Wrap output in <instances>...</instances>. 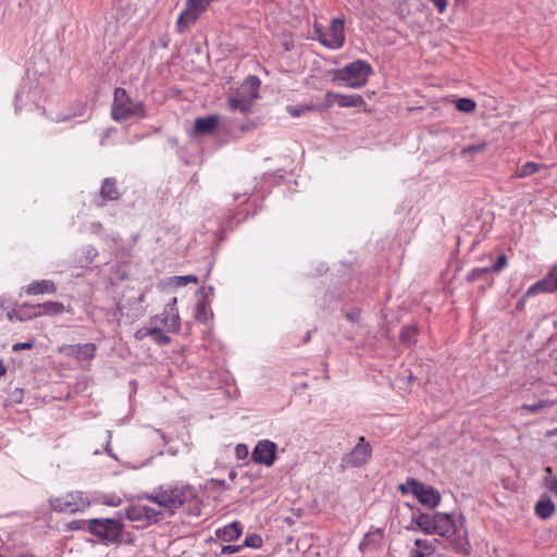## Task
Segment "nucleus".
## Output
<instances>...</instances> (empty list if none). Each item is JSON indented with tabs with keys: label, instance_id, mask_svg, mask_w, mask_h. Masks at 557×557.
<instances>
[{
	"label": "nucleus",
	"instance_id": "obj_6",
	"mask_svg": "<svg viewBox=\"0 0 557 557\" xmlns=\"http://www.w3.org/2000/svg\"><path fill=\"white\" fill-rule=\"evenodd\" d=\"M373 73L370 63L364 60H356L337 70L336 78L350 88L363 87L369 76Z\"/></svg>",
	"mask_w": 557,
	"mask_h": 557
},
{
	"label": "nucleus",
	"instance_id": "obj_40",
	"mask_svg": "<svg viewBox=\"0 0 557 557\" xmlns=\"http://www.w3.org/2000/svg\"><path fill=\"white\" fill-rule=\"evenodd\" d=\"M507 256L505 253H502L498 256L495 263L491 267H487L490 272L499 273L506 265H507Z\"/></svg>",
	"mask_w": 557,
	"mask_h": 557
},
{
	"label": "nucleus",
	"instance_id": "obj_43",
	"mask_svg": "<svg viewBox=\"0 0 557 557\" xmlns=\"http://www.w3.org/2000/svg\"><path fill=\"white\" fill-rule=\"evenodd\" d=\"M174 281L176 282V285L183 286L187 285L188 283H198V277L194 274H189L183 276H174Z\"/></svg>",
	"mask_w": 557,
	"mask_h": 557
},
{
	"label": "nucleus",
	"instance_id": "obj_13",
	"mask_svg": "<svg viewBox=\"0 0 557 557\" xmlns=\"http://www.w3.org/2000/svg\"><path fill=\"white\" fill-rule=\"evenodd\" d=\"M277 446L270 440L259 441L251 454V458L255 462L264 466H272L276 458Z\"/></svg>",
	"mask_w": 557,
	"mask_h": 557
},
{
	"label": "nucleus",
	"instance_id": "obj_60",
	"mask_svg": "<svg viewBox=\"0 0 557 557\" xmlns=\"http://www.w3.org/2000/svg\"><path fill=\"white\" fill-rule=\"evenodd\" d=\"M67 119H69V116H60V117H58V121H59V122H60V121H66Z\"/></svg>",
	"mask_w": 557,
	"mask_h": 557
},
{
	"label": "nucleus",
	"instance_id": "obj_41",
	"mask_svg": "<svg viewBox=\"0 0 557 557\" xmlns=\"http://www.w3.org/2000/svg\"><path fill=\"white\" fill-rule=\"evenodd\" d=\"M122 503V498L117 495H104L101 498V504L110 507H119Z\"/></svg>",
	"mask_w": 557,
	"mask_h": 557
},
{
	"label": "nucleus",
	"instance_id": "obj_10",
	"mask_svg": "<svg viewBox=\"0 0 557 557\" xmlns=\"http://www.w3.org/2000/svg\"><path fill=\"white\" fill-rule=\"evenodd\" d=\"M208 7V0H186V9L180 13L176 21L177 32L182 33L194 24L199 14L207 11Z\"/></svg>",
	"mask_w": 557,
	"mask_h": 557
},
{
	"label": "nucleus",
	"instance_id": "obj_28",
	"mask_svg": "<svg viewBox=\"0 0 557 557\" xmlns=\"http://www.w3.org/2000/svg\"><path fill=\"white\" fill-rule=\"evenodd\" d=\"M208 309H209V302H207L206 300H199L196 305V310H195V315H194L196 321L203 323V324L208 323L209 318L213 317L212 311H210V314L208 313Z\"/></svg>",
	"mask_w": 557,
	"mask_h": 557
},
{
	"label": "nucleus",
	"instance_id": "obj_19",
	"mask_svg": "<svg viewBox=\"0 0 557 557\" xmlns=\"http://www.w3.org/2000/svg\"><path fill=\"white\" fill-rule=\"evenodd\" d=\"M243 533V525L239 521H234L214 531L216 540L221 542L236 541Z\"/></svg>",
	"mask_w": 557,
	"mask_h": 557
},
{
	"label": "nucleus",
	"instance_id": "obj_16",
	"mask_svg": "<svg viewBox=\"0 0 557 557\" xmlns=\"http://www.w3.org/2000/svg\"><path fill=\"white\" fill-rule=\"evenodd\" d=\"M433 534H437L442 537H451L456 533V523L451 518V515L444 512H435L433 519Z\"/></svg>",
	"mask_w": 557,
	"mask_h": 557
},
{
	"label": "nucleus",
	"instance_id": "obj_36",
	"mask_svg": "<svg viewBox=\"0 0 557 557\" xmlns=\"http://www.w3.org/2000/svg\"><path fill=\"white\" fill-rule=\"evenodd\" d=\"M374 535H379L380 537L383 536V532L381 529H376L374 532H368L366 533L363 540L359 544V550L364 553L366 550L371 548L372 545V539Z\"/></svg>",
	"mask_w": 557,
	"mask_h": 557
},
{
	"label": "nucleus",
	"instance_id": "obj_39",
	"mask_svg": "<svg viewBox=\"0 0 557 557\" xmlns=\"http://www.w3.org/2000/svg\"><path fill=\"white\" fill-rule=\"evenodd\" d=\"M242 545L244 547L260 548L262 546V539L260 535L251 533L246 536Z\"/></svg>",
	"mask_w": 557,
	"mask_h": 557
},
{
	"label": "nucleus",
	"instance_id": "obj_20",
	"mask_svg": "<svg viewBox=\"0 0 557 557\" xmlns=\"http://www.w3.org/2000/svg\"><path fill=\"white\" fill-rule=\"evenodd\" d=\"M57 286L51 280L35 281L25 287L27 295H42V294H54Z\"/></svg>",
	"mask_w": 557,
	"mask_h": 557
},
{
	"label": "nucleus",
	"instance_id": "obj_12",
	"mask_svg": "<svg viewBox=\"0 0 557 557\" xmlns=\"http://www.w3.org/2000/svg\"><path fill=\"white\" fill-rule=\"evenodd\" d=\"M122 197V193L117 187V181L114 177H107L102 181L98 195L95 196L92 202L96 207L102 208L110 201H117Z\"/></svg>",
	"mask_w": 557,
	"mask_h": 557
},
{
	"label": "nucleus",
	"instance_id": "obj_62",
	"mask_svg": "<svg viewBox=\"0 0 557 557\" xmlns=\"http://www.w3.org/2000/svg\"><path fill=\"white\" fill-rule=\"evenodd\" d=\"M168 46V42L166 41H162V47H166Z\"/></svg>",
	"mask_w": 557,
	"mask_h": 557
},
{
	"label": "nucleus",
	"instance_id": "obj_27",
	"mask_svg": "<svg viewBox=\"0 0 557 557\" xmlns=\"http://www.w3.org/2000/svg\"><path fill=\"white\" fill-rule=\"evenodd\" d=\"M286 111L292 117H299L300 115L307 113V112H318L317 103H304V104H297V106H288L286 108Z\"/></svg>",
	"mask_w": 557,
	"mask_h": 557
},
{
	"label": "nucleus",
	"instance_id": "obj_9",
	"mask_svg": "<svg viewBox=\"0 0 557 557\" xmlns=\"http://www.w3.org/2000/svg\"><path fill=\"white\" fill-rule=\"evenodd\" d=\"M372 456V447L363 436H360L355 447L342 457L343 468H358L367 463Z\"/></svg>",
	"mask_w": 557,
	"mask_h": 557
},
{
	"label": "nucleus",
	"instance_id": "obj_15",
	"mask_svg": "<svg viewBox=\"0 0 557 557\" xmlns=\"http://www.w3.org/2000/svg\"><path fill=\"white\" fill-rule=\"evenodd\" d=\"M557 290V265H555L542 280L532 284L524 294V297H532L541 293H553Z\"/></svg>",
	"mask_w": 557,
	"mask_h": 557
},
{
	"label": "nucleus",
	"instance_id": "obj_29",
	"mask_svg": "<svg viewBox=\"0 0 557 557\" xmlns=\"http://www.w3.org/2000/svg\"><path fill=\"white\" fill-rule=\"evenodd\" d=\"M33 313H38L37 305L23 304L16 311V315L20 321H26L33 318L40 317L39 314Z\"/></svg>",
	"mask_w": 557,
	"mask_h": 557
},
{
	"label": "nucleus",
	"instance_id": "obj_31",
	"mask_svg": "<svg viewBox=\"0 0 557 557\" xmlns=\"http://www.w3.org/2000/svg\"><path fill=\"white\" fill-rule=\"evenodd\" d=\"M456 108L460 112L472 113L476 108V103L471 98H459L456 102Z\"/></svg>",
	"mask_w": 557,
	"mask_h": 557
},
{
	"label": "nucleus",
	"instance_id": "obj_64",
	"mask_svg": "<svg viewBox=\"0 0 557 557\" xmlns=\"http://www.w3.org/2000/svg\"><path fill=\"white\" fill-rule=\"evenodd\" d=\"M18 394H16V397H20V394H22V391H17Z\"/></svg>",
	"mask_w": 557,
	"mask_h": 557
},
{
	"label": "nucleus",
	"instance_id": "obj_21",
	"mask_svg": "<svg viewBox=\"0 0 557 557\" xmlns=\"http://www.w3.org/2000/svg\"><path fill=\"white\" fill-rule=\"evenodd\" d=\"M219 119L216 115H206L197 117L194 123L195 133L198 135L209 134L218 126Z\"/></svg>",
	"mask_w": 557,
	"mask_h": 557
},
{
	"label": "nucleus",
	"instance_id": "obj_17",
	"mask_svg": "<svg viewBox=\"0 0 557 557\" xmlns=\"http://www.w3.org/2000/svg\"><path fill=\"white\" fill-rule=\"evenodd\" d=\"M434 515L421 512L417 509V512H412L410 524L405 527L408 531L421 530L423 533L432 535L435 529L433 528Z\"/></svg>",
	"mask_w": 557,
	"mask_h": 557
},
{
	"label": "nucleus",
	"instance_id": "obj_48",
	"mask_svg": "<svg viewBox=\"0 0 557 557\" xmlns=\"http://www.w3.org/2000/svg\"><path fill=\"white\" fill-rule=\"evenodd\" d=\"M33 347H34V342L33 341L20 342V343H15L12 346V350L13 351H21V350L32 349Z\"/></svg>",
	"mask_w": 557,
	"mask_h": 557
},
{
	"label": "nucleus",
	"instance_id": "obj_5",
	"mask_svg": "<svg viewBox=\"0 0 557 557\" xmlns=\"http://www.w3.org/2000/svg\"><path fill=\"white\" fill-rule=\"evenodd\" d=\"M401 494L411 493L426 509H435L440 506L441 493L433 486L426 485L414 478H407L404 484L398 486Z\"/></svg>",
	"mask_w": 557,
	"mask_h": 557
},
{
	"label": "nucleus",
	"instance_id": "obj_61",
	"mask_svg": "<svg viewBox=\"0 0 557 557\" xmlns=\"http://www.w3.org/2000/svg\"><path fill=\"white\" fill-rule=\"evenodd\" d=\"M92 226H98V228H100L102 225H101V223L98 222V223H94Z\"/></svg>",
	"mask_w": 557,
	"mask_h": 557
},
{
	"label": "nucleus",
	"instance_id": "obj_33",
	"mask_svg": "<svg viewBox=\"0 0 557 557\" xmlns=\"http://www.w3.org/2000/svg\"><path fill=\"white\" fill-rule=\"evenodd\" d=\"M90 519H76L66 523L65 529L67 531H86L89 532Z\"/></svg>",
	"mask_w": 557,
	"mask_h": 557
},
{
	"label": "nucleus",
	"instance_id": "obj_63",
	"mask_svg": "<svg viewBox=\"0 0 557 557\" xmlns=\"http://www.w3.org/2000/svg\"><path fill=\"white\" fill-rule=\"evenodd\" d=\"M411 510H413V506H410L409 504H406Z\"/></svg>",
	"mask_w": 557,
	"mask_h": 557
},
{
	"label": "nucleus",
	"instance_id": "obj_55",
	"mask_svg": "<svg viewBox=\"0 0 557 557\" xmlns=\"http://www.w3.org/2000/svg\"><path fill=\"white\" fill-rule=\"evenodd\" d=\"M7 373V368L2 360H0V377Z\"/></svg>",
	"mask_w": 557,
	"mask_h": 557
},
{
	"label": "nucleus",
	"instance_id": "obj_38",
	"mask_svg": "<svg viewBox=\"0 0 557 557\" xmlns=\"http://www.w3.org/2000/svg\"><path fill=\"white\" fill-rule=\"evenodd\" d=\"M156 332L151 334L153 342L158 345H168L171 342V337L162 333L161 327L157 324L153 325Z\"/></svg>",
	"mask_w": 557,
	"mask_h": 557
},
{
	"label": "nucleus",
	"instance_id": "obj_56",
	"mask_svg": "<svg viewBox=\"0 0 557 557\" xmlns=\"http://www.w3.org/2000/svg\"><path fill=\"white\" fill-rule=\"evenodd\" d=\"M240 449H244L245 455H247V447L244 444H239L236 447L237 454L240 455Z\"/></svg>",
	"mask_w": 557,
	"mask_h": 557
},
{
	"label": "nucleus",
	"instance_id": "obj_32",
	"mask_svg": "<svg viewBox=\"0 0 557 557\" xmlns=\"http://www.w3.org/2000/svg\"><path fill=\"white\" fill-rule=\"evenodd\" d=\"M334 102H337V92L327 91L322 102H315L318 112H324L329 110Z\"/></svg>",
	"mask_w": 557,
	"mask_h": 557
},
{
	"label": "nucleus",
	"instance_id": "obj_44",
	"mask_svg": "<svg viewBox=\"0 0 557 557\" xmlns=\"http://www.w3.org/2000/svg\"><path fill=\"white\" fill-rule=\"evenodd\" d=\"M233 198H234V201H238L240 205L251 206V203L249 202L250 194L247 190H245L243 193L235 191L233 194Z\"/></svg>",
	"mask_w": 557,
	"mask_h": 557
},
{
	"label": "nucleus",
	"instance_id": "obj_46",
	"mask_svg": "<svg viewBox=\"0 0 557 557\" xmlns=\"http://www.w3.org/2000/svg\"><path fill=\"white\" fill-rule=\"evenodd\" d=\"M257 212V207H255L253 211L250 213L248 208H244L243 210L238 211L234 219H236V222H242L244 220H246L249 215H255Z\"/></svg>",
	"mask_w": 557,
	"mask_h": 557
},
{
	"label": "nucleus",
	"instance_id": "obj_42",
	"mask_svg": "<svg viewBox=\"0 0 557 557\" xmlns=\"http://www.w3.org/2000/svg\"><path fill=\"white\" fill-rule=\"evenodd\" d=\"M414 545L417 547L423 549L426 554H431L435 549L434 544L426 540L417 539V540H414Z\"/></svg>",
	"mask_w": 557,
	"mask_h": 557
},
{
	"label": "nucleus",
	"instance_id": "obj_4",
	"mask_svg": "<svg viewBox=\"0 0 557 557\" xmlns=\"http://www.w3.org/2000/svg\"><path fill=\"white\" fill-rule=\"evenodd\" d=\"M259 77L251 75L232 95L228 96V109L247 114L251 111L253 101L259 97Z\"/></svg>",
	"mask_w": 557,
	"mask_h": 557
},
{
	"label": "nucleus",
	"instance_id": "obj_22",
	"mask_svg": "<svg viewBox=\"0 0 557 557\" xmlns=\"http://www.w3.org/2000/svg\"><path fill=\"white\" fill-rule=\"evenodd\" d=\"M555 504L548 496H542L535 505V513L541 519H548L555 512Z\"/></svg>",
	"mask_w": 557,
	"mask_h": 557
},
{
	"label": "nucleus",
	"instance_id": "obj_7",
	"mask_svg": "<svg viewBox=\"0 0 557 557\" xmlns=\"http://www.w3.org/2000/svg\"><path fill=\"white\" fill-rule=\"evenodd\" d=\"M50 508L55 512L77 513L90 506V500L83 492L73 491L49 499Z\"/></svg>",
	"mask_w": 557,
	"mask_h": 557
},
{
	"label": "nucleus",
	"instance_id": "obj_14",
	"mask_svg": "<svg viewBox=\"0 0 557 557\" xmlns=\"http://www.w3.org/2000/svg\"><path fill=\"white\" fill-rule=\"evenodd\" d=\"M344 24V18H333L327 38L321 39V45L332 50L342 48L345 44Z\"/></svg>",
	"mask_w": 557,
	"mask_h": 557
},
{
	"label": "nucleus",
	"instance_id": "obj_25",
	"mask_svg": "<svg viewBox=\"0 0 557 557\" xmlns=\"http://www.w3.org/2000/svg\"><path fill=\"white\" fill-rule=\"evenodd\" d=\"M337 104L341 108H361L366 104L362 96L358 94L343 95L337 94Z\"/></svg>",
	"mask_w": 557,
	"mask_h": 557
},
{
	"label": "nucleus",
	"instance_id": "obj_49",
	"mask_svg": "<svg viewBox=\"0 0 557 557\" xmlns=\"http://www.w3.org/2000/svg\"><path fill=\"white\" fill-rule=\"evenodd\" d=\"M327 38V34L322 29L321 26L314 25V37L321 44V39Z\"/></svg>",
	"mask_w": 557,
	"mask_h": 557
},
{
	"label": "nucleus",
	"instance_id": "obj_50",
	"mask_svg": "<svg viewBox=\"0 0 557 557\" xmlns=\"http://www.w3.org/2000/svg\"><path fill=\"white\" fill-rule=\"evenodd\" d=\"M440 13H443L447 8V0H430Z\"/></svg>",
	"mask_w": 557,
	"mask_h": 557
},
{
	"label": "nucleus",
	"instance_id": "obj_35",
	"mask_svg": "<svg viewBox=\"0 0 557 557\" xmlns=\"http://www.w3.org/2000/svg\"><path fill=\"white\" fill-rule=\"evenodd\" d=\"M490 272L487 267L474 268L466 276L467 282L472 283L479 280H483Z\"/></svg>",
	"mask_w": 557,
	"mask_h": 557
},
{
	"label": "nucleus",
	"instance_id": "obj_53",
	"mask_svg": "<svg viewBox=\"0 0 557 557\" xmlns=\"http://www.w3.org/2000/svg\"><path fill=\"white\" fill-rule=\"evenodd\" d=\"M346 317H347V319H348V320H350V321H354V322H355V321H357V320H358V318H359V313H358V312H356V311H351V312H348V313L346 314Z\"/></svg>",
	"mask_w": 557,
	"mask_h": 557
},
{
	"label": "nucleus",
	"instance_id": "obj_47",
	"mask_svg": "<svg viewBox=\"0 0 557 557\" xmlns=\"http://www.w3.org/2000/svg\"><path fill=\"white\" fill-rule=\"evenodd\" d=\"M243 547H244V545H223L221 547V554L222 555H232V554L238 553Z\"/></svg>",
	"mask_w": 557,
	"mask_h": 557
},
{
	"label": "nucleus",
	"instance_id": "obj_57",
	"mask_svg": "<svg viewBox=\"0 0 557 557\" xmlns=\"http://www.w3.org/2000/svg\"><path fill=\"white\" fill-rule=\"evenodd\" d=\"M252 127H253L252 124H249V125L244 124V125L240 126V131L242 132H248V131L252 129Z\"/></svg>",
	"mask_w": 557,
	"mask_h": 557
},
{
	"label": "nucleus",
	"instance_id": "obj_11",
	"mask_svg": "<svg viewBox=\"0 0 557 557\" xmlns=\"http://www.w3.org/2000/svg\"><path fill=\"white\" fill-rule=\"evenodd\" d=\"M125 517L132 522L157 523L160 521L162 512L147 505L133 504L125 509Z\"/></svg>",
	"mask_w": 557,
	"mask_h": 557
},
{
	"label": "nucleus",
	"instance_id": "obj_24",
	"mask_svg": "<svg viewBox=\"0 0 557 557\" xmlns=\"http://www.w3.org/2000/svg\"><path fill=\"white\" fill-rule=\"evenodd\" d=\"M65 307L62 302L59 301H46L44 304H37V314L41 315H59L63 313Z\"/></svg>",
	"mask_w": 557,
	"mask_h": 557
},
{
	"label": "nucleus",
	"instance_id": "obj_58",
	"mask_svg": "<svg viewBox=\"0 0 557 557\" xmlns=\"http://www.w3.org/2000/svg\"><path fill=\"white\" fill-rule=\"evenodd\" d=\"M213 292H214V288L212 286H209L208 287V293L205 294V299L208 298V296H212L213 295Z\"/></svg>",
	"mask_w": 557,
	"mask_h": 557
},
{
	"label": "nucleus",
	"instance_id": "obj_52",
	"mask_svg": "<svg viewBox=\"0 0 557 557\" xmlns=\"http://www.w3.org/2000/svg\"><path fill=\"white\" fill-rule=\"evenodd\" d=\"M483 148H484V145H478V146L471 145V146L463 148L462 152L463 153H474L476 151L483 150Z\"/></svg>",
	"mask_w": 557,
	"mask_h": 557
},
{
	"label": "nucleus",
	"instance_id": "obj_26",
	"mask_svg": "<svg viewBox=\"0 0 557 557\" xmlns=\"http://www.w3.org/2000/svg\"><path fill=\"white\" fill-rule=\"evenodd\" d=\"M419 329L416 324L406 325L401 329L399 334V341L403 345L413 346L417 343V336Z\"/></svg>",
	"mask_w": 557,
	"mask_h": 557
},
{
	"label": "nucleus",
	"instance_id": "obj_1",
	"mask_svg": "<svg viewBox=\"0 0 557 557\" xmlns=\"http://www.w3.org/2000/svg\"><path fill=\"white\" fill-rule=\"evenodd\" d=\"M138 499H145L169 510L185 507L188 515L199 517L202 502L197 488L188 483H165L150 493H141Z\"/></svg>",
	"mask_w": 557,
	"mask_h": 557
},
{
	"label": "nucleus",
	"instance_id": "obj_54",
	"mask_svg": "<svg viewBox=\"0 0 557 557\" xmlns=\"http://www.w3.org/2000/svg\"><path fill=\"white\" fill-rule=\"evenodd\" d=\"M313 332H315V329H313V330H309V331L306 333V336H305V338H304V341H302V343H304V344H307V343H309V342H310V339H311V336H312V333H313Z\"/></svg>",
	"mask_w": 557,
	"mask_h": 557
},
{
	"label": "nucleus",
	"instance_id": "obj_8",
	"mask_svg": "<svg viewBox=\"0 0 557 557\" xmlns=\"http://www.w3.org/2000/svg\"><path fill=\"white\" fill-rule=\"evenodd\" d=\"M176 302V297L171 298L160 314L150 318V324H157L170 333H178L181 330V319Z\"/></svg>",
	"mask_w": 557,
	"mask_h": 557
},
{
	"label": "nucleus",
	"instance_id": "obj_2",
	"mask_svg": "<svg viewBox=\"0 0 557 557\" xmlns=\"http://www.w3.org/2000/svg\"><path fill=\"white\" fill-rule=\"evenodd\" d=\"M146 115V107L143 101H134L122 87L114 89L111 117L115 122H123L132 117L145 119Z\"/></svg>",
	"mask_w": 557,
	"mask_h": 557
},
{
	"label": "nucleus",
	"instance_id": "obj_59",
	"mask_svg": "<svg viewBox=\"0 0 557 557\" xmlns=\"http://www.w3.org/2000/svg\"><path fill=\"white\" fill-rule=\"evenodd\" d=\"M20 557H36V556H35V555H33V554H23V555H21Z\"/></svg>",
	"mask_w": 557,
	"mask_h": 557
},
{
	"label": "nucleus",
	"instance_id": "obj_45",
	"mask_svg": "<svg viewBox=\"0 0 557 557\" xmlns=\"http://www.w3.org/2000/svg\"><path fill=\"white\" fill-rule=\"evenodd\" d=\"M156 332V329H153V324H151L150 327H141V329H138L134 336L137 341H143L144 338H146L147 336H151L152 333Z\"/></svg>",
	"mask_w": 557,
	"mask_h": 557
},
{
	"label": "nucleus",
	"instance_id": "obj_51",
	"mask_svg": "<svg viewBox=\"0 0 557 557\" xmlns=\"http://www.w3.org/2000/svg\"><path fill=\"white\" fill-rule=\"evenodd\" d=\"M26 94L25 89H21L15 95V111L21 110V102L23 100L24 95Z\"/></svg>",
	"mask_w": 557,
	"mask_h": 557
},
{
	"label": "nucleus",
	"instance_id": "obj_3",
	"mask_svg": "<svg viewBox=\"0 0 557 557\" xmlns=\"http://www.w3.org/2000/svg\"><path fill=\"white\" fill-rule=\"evenodd\" d=\"M124 523L120 519L92 518L90 519L89 533L106 545L119 546L123 543Z\"/></svg>",
	"mask_w": 557,
	"mask_h": 557
},
{
	"label": "nucleus",
	"instance_id": "obj_23",
	"mask_svg": "<svg viewBox=\"0 0 557 557\" xmlns=\"http://www.w3.org/2000/svg\"><path fill=\"white\" fill-rule=\"evenodd\" d=\"M450 540L454 548L463 555L470 554V543L468 540L467 532H461L460 530L456 529V533L451 537H447Z\"/></svg>",
	"mask_w": 557,
	"mask_h": 557
},
{
	"label": "nucleus",
	"instance_id": "obj_34",
	"mask_svg": "<svg viewBox=\"0 0 557 557\" xmlns=\"http://www.w3.org/2000/svg\"><path fill=\"white\" fill-rule=\"evenodd\" d=\"M540 170V164L529 161L522 164L520 168H518L517 175L519 177H527L534 173H536Z\"/></svg>",
	"mask_w": 557,
	"mask_h": 557
},
{
	"label": "nucleus",
	"instance_id": "obj_37",
	"mask_svg": "<svg viewBox=\"0 0 557 557\" xmlns=\"http://www.w3.org/2000/svg\"><path fill=\"white\" fill-rule=\"evenodd\" d=\"M552 406V403H549L548 400H539L534 404H524L522 405V409L523 410H527L528 412L530 413H537L542 410H544L545 408H548Z\"/></svg>",
	"mask_w": 557,
	"mask_h": 557
},
{
	"label": "nucleus",
	"instance_id": "obj_30",
	"mask_svg": "<svg viewBox=\"0 0 557 557\" xmlns=\"http://www.w3.org/2000/svg\"><path fill=\"white\" fill-rule=\"evenodd\" d=\"M543 486L557 496V476L553 474L552 467L544 469Z\"/></svg>",
	"mask_w": 557,
	"mask_h": 557
},
{
	"label": "nucleus",
	"instance_id": "obj_18",
	"mask_svg": "<svg viewBox=\"0 0 557 557\" xmlns=\"http://www.w3.org/2000/svg\"><path fill=\"white\" fill-rule=\"evenodd\" d=\"M97 346L94 343L75 344L66 347V354L81 360L90 361L95 358Z\"/></svg>",
	"mask_w": 557,
	"mask_h": 557
}]
</instances>
